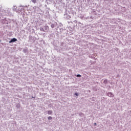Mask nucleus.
<instances>
[{"label": "nucleus", "mask_w": 131, "mask_h": 131, "mask_svg": "<svg viewBox=\"0 0 131 131\" xmlns=\"http://www.w3.org/2000/svg\"><path fill=\"white\" fill-rule=\"evenodd\" d=\"M15 41H17V39L13 38L9 41V43H11V42H15Z\"/></svg>", "instance_id": "1"}, {"label": "nucleus", "mask_w": 131, "mask_h": 131, "mask_svg": "<svg viewBox=\"0 0 131 131\" xmlns=\"http://www.w3.org/2000/svg\"><path fill=\"white\" fill-rule=\"evenodd\" d=\"M107 96H108V97H113V94L112 93H108L107 94Z\"/></svg>", "instance_id": "2"}, {"label": "nucleus", "mask_w": 131, "mask_h": 131, "mask_svg": "<svg viewBox=\"0 0 131 131\" xmlns=\"http://www.w3.org/2000/svg\"><path fill=\"white\" fill-rule=\"evenodd\" d=\"M48 113L49 115H51V114H52V113H53V112L52 111H48Z\"/></svg>", "instance_id": "3"}, {"label": "nucleus", "mask_w": 131, "mask_h": 131, "mask_svg": "<svg viewBox=\"0 0 131 131\" xmlns=\"http://www.w3.org/2000/svg\"><path fill=\"white\" fill-rule=\"evenodd\" d=\"M48 120H51V119H52V117L49 116V117H48Z\"/></svg>", "instance_id": "4"}, {"label": "nucleus", "mask_w": 131, "mask_h": 131, "mask_svg": "<svg viewBox=\"0 0 131 131\" xmlns=\"http://www.w3.org/2000/svg\"><path fill=\"white\" fill-rule=\"evenodd\" d=\"M32 3H33L34 4H36V0H32Z\"/></svg>", "instance_id": "5"}, {"label": "nucleus", "mask_w": 131, "mask_h": 131, "mask_svg": "<svg viewBox=\"0 0 131 131\" xmlns=\"http://www.w3.org/2000/svg\"><path fill=\"white\" fill-rule=\"evenodd\" d=\"M40 31L45 32V30H43V29L42 28H40Z\"/></svg>", "instance_id": "6"}, {"label": "nucleus", "mask_w": 131, "mask_h": 131, "mask_svg": "<svg viewBox=\"0 0 131 131\" xmlns=\"http://www.w3.org/2000/svg\"><path fill=\"white\" fill-rule=\"evenodd\" d=\"M77 77H81V75L78 74V75H77Z\"/></svg>", "instance_id": "7"}, {"label": "nucleus", "mask_w": 131, "mask_h": 131, "mask_svg": "<svg viewBox=\"0 0 131 131\" xmlns=\"http://www.w3.org/2000/svg\"><path fill=\"white\" fill-rule=\"evenodd\" d=\"M75 95H76V96H78V94H77V93H75Z\"/></svg>", "instance_id": "8"}, {"label": "nucleus", "mask_w": 131, "mask_h": 131, "mask_svg": "<svg viewBox=\"0 0 131 131\" xmlns=\"http://www.w3.org/2000/svg\"><path fill=\"white\" fill-rule=\"evenodd\" d=\"M94 125H97V123H94Z\"/></svg>", "instance_id": "9"}, {"label": "nucleus", "mask_w": 131, "mask_h": 131, "mask_svg": "<svg viewBox=\"0 0 131 131\" xmlns=\"http://www.w3.org/2000/svg\"><path fill=\"white\" fill-rule=\"evenodd\" d=\"M51 27L53 28L54 27L53 25L51 26Z\"/></svg>", "instance_id": "10"}, {"label": "nucleus", "mask_w": 131, "mask_h": 131, "mask_svg": "<svg viewBox=\"0 0 131 131\" xmlns=\"http://www.w3.org/2000/svg\"><path fill=\"white\" fill-rule=\"evenodd\" d=\"M106 81H106V80H104V82H106Z\"/></svg>", "instance_id": "11"}, {"label": "nucleus", "mask_w": 131, "mask_h": 131, "mask_svg": "<svg viewBox=\"0 0 131 131\" xmlns=\"http://www.w3.org/2000/svg\"><path fill=\"white\" fill-rule=\"evenodd\" d=\"M0 41H1V40H0Z\"/></svg>", "instance_id": "12"}]
</instances>
